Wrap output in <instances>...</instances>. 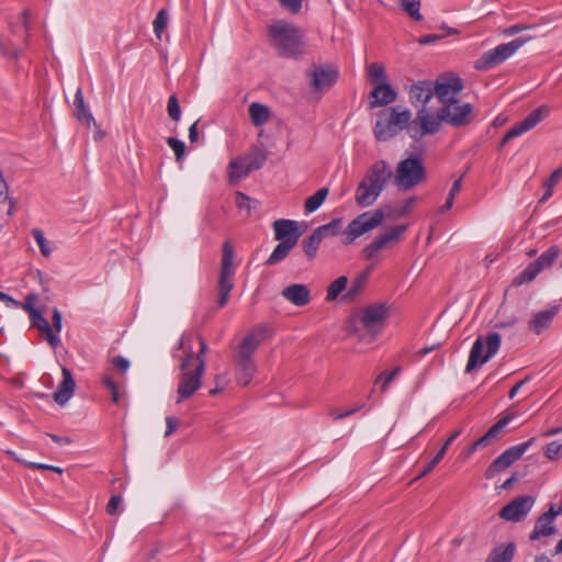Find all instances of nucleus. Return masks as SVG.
<instances>
[{
    "instance_id": "nucleus-42",
    "label": "nucleus",
    "mask_w": 562,
    "mask_h": 562,
    "mask_svg": "<svg viewBox=\"0 0 562 562\" xmlns=\"http://www.w3.org/2000/svg\"><path fill=\"white\" fill-rule=\"evenodd\" d=\"M369 270L362 272L360 276H358L351 283L350 288L348 289L347 293L345 294V297L348 300H352L356 297L364 288L368 277H369Z\"/></svg>"
},
{
    "instance_id": "nucleus-7",
    "label": "nucleus",
    "mask_w": 562,
    "mask_h": 562,
    "mask_svg": "<svg viewBox=\"0 0 562 562\" xmlns=\"http://www.w3.org/2000/svg\"><path fill=\"white\" fill-rule=\"evenodd\" d=\"M531 36L518 37L508 43H503L485 52L476 61L475 68L487 70L512 57L520 47L531 41Z\"/></svg>"
},
{
    "instance_id": "nucleus-48",
    "label": "nucleus",
    "mask_w": 562,
    "mask_h": 562,
    "mask_svg": "<svg viewBox=\"0 0 562 562\" xmlns=\"http://www.w3.org/2000/svg\"><path fill=\"white\" fill-rule=\"evenodd\" d=\"M167 24H168L167 11L165 9H161L158 11V13L153 22L154 32L159 40L161 38V34H162L164 30L166 29Z\"/></svg>"
},
{
    "instance_id": "nucleus-11",
    "label": "nucleus",
    "mask_w": 562,
    "mask_h": 562,
    "mask_svg": "<svg viewBox=\"0 0 562 562\" xmlns=\"http://www.w3.org/2000/svg\"><path fill=\"white\" fill-rule=\"evenodd\" d=\"M439 110L445 123L453 127L467 126L475 117L473 105L459 99L440 105Z\"/></svg>"
},
{
    "instance_id": "nucleus-46",
    "label": "nucleus",
    "mask_w": 562,
    "mask_h": 562,
    "mask_svg": "<svg viewBox=\"0 0 562 562\" xmlns=\"http://www.w3.org/2000/svg\"><path fill=\"white\" fill-rule=\"evenodd\" d=\"M401 4L405 12L416 21L423 20L420 14V0H401Z\"/></svg>"
},
{
    "instance_id": "nucleus-40",
    "label": "nucleus",
    "mask_w": 562,
    "mask_h": 562,
    "mask_svg": "<svg viewBox=\"0 0 562 562\" xmlns=\"http://www.w3.org/2000/svg\"><path fill=\"white\" fill-rule=\"evenodd\" d=\"M347 283L348 279L345 276L334 280L327 288L326 301H335L346 290Z\"/></svg>"
},
{
    "instance_id": "nucleus-37",
    "label": "nucleus",
    "mask_w": 562,
    "mask_h": 562,
    "mask_svg": "<svg viewBox=\"0 0 562 562\" xmlns=\"http://www.w3.org/2000/svg\"><path fill=\"white\" fill-rule=\"evenodd\" d=\"M329 190L327 188H321L313 195L306 199L304 203L305 213L310 214L315 212L325 201Z\"/></svg>"
},
{
    "instance_id": "nucleus-20",
    "label": "nucleus",
    "mask_w": 562,
    "mask_h": 562,
    "mask_svg": "<svg viewBox=\"0 0 562 562\" xmlns=\"http://www.w3.org/2000/svg\"><path fill=\"white\" fill-rule=\"evenodd\" d=\"M435 95L432 80H419L414 82L408 90L409 102L413 106H429L428 103Z\"/></svg>"
},
{
    "instance_id": "nucleus-38",
    "label": "nucleus",
    "mask_w": 562,
    "mask_h": 562,
    "mask_svg": "<svg viewBox=\"0 0 562 562\" xmlns=\"http://www.w3.org/2000/svg\"><path fill=\"white\" fill-rule=\"evenodd\" d=\"M251 172L259 170L267 160V154L256 148L251 154L241 157Z\"/></svg>"
},
{
    "instance_id": "nucleus-39",
    "label": "nucleus",
    "mask_w": 562,
    "mask_h": 562,
    "mask_svg": "<svg viewBox=\"0 0 562 562\" xmlns=\"http://www.w3.org/2000/svg\"><path fill=\"white\" fill-rule=\"evenodd\" d=\"M324 238L316 229L303 241V249L308 259H313L316 256L317 249Z\"/></svg>"
},
{
    "instance_id": "nucleus-61",
    "label": "nucleus",
    "mask_w": 562,
    "mask_h": 562,
    "mask_svg": "<svg viewBox=\"0 0 562 562\" xmlns=\"http://www.w3.org/2000/svg\"><path fill=\"white\" fill-rule=\"evenodd\" d=\"M121 504H122V497L120 495H113L106 505V512L110 515L116 514Z\"/></svg>"
},
{
    "instance_id": "nucleus-55",
    "label": "nucleus",
    "mask_w": 562,
    "mask_h": 562,
    "mask_svg": "<svg viewBox=\"0 0 562 562\" xmlns=\"http://www.w3.org/2000/svg\"><path fill=\"white\" fill-rule=\"evenodd\" d=\"M103 385L110 391L112 402L117 404L120 401V394L116 383L108 375L102 379Z\"/></svg>"
},
{
    "instance_id": "nucleus-51",
    "label": "nucleus",
    "mask_w": 562,
    "mask_h": 562,
    "mask_svg": "<svg viewBox=\"0 0 562 562\" xmlns=\"http://www.w3.org/2000/svg\"><path fill=\"white\" fill-rule=\"evenodd\" d=\"M167 144L175 151L176 160L180 161L186 154V145L182 140L176 137H168Z\"/></svg>"
},
{
    "instance_id": "nucleus-54",
    "label": "nucleus",
    "mask_w": 562,
    "mask_h": 562,
    "mask_svg": "<svg viewBox=\"0 0 562 562\" xmlns=\"http://www.w3.org/2000/svg\"><path fill=\"white\" fill-rule=\"evenodd\" d=\"M544 456L550 460H557L562 457V443L552 441L544 448Z\"/></svg>"
},
{
    "instance_id": "nucleus-22",
    "label": "nucleus",
    "mask_w": 562,
    "mask_h": 562,
    "mask_svg": "<svg viewBox=\"0 0 562 562\" xmlns=\"http://www.w3.org/2000/svg\"><path fill=\"white\" fill-rule=\"evenodd\" d=\"M555 517L557 513H554V505L551 504L549 509L538 517L533 530L530 533V540H536L540 537H548L555 533L557 528L553 524Z\"/></svg>"
},
{
    "instance_id": "nucleus-32",
    "label": "nucleus",
    "mask_w": 562,
    "mask_h": 562,
    "mask_svg": "<svg viewBox=\"0 0 562 562\" xmlns=\"http://www.w3.org/2000/svg\"><path fill=\"white\" fill-rule=\"evenodd\" d=\"M63 381L57 392L54 393L55 402L64 406L70 398V369L63 367Z\"/></svg>"
},
{
    "instance_id": "nucleus-47",
    "label": "nucleus",
    "mask_w": 562,
    "mask_h": 562,
    "mask_svg": "<svg viewBox=\"0 0 562 562\" xmlns=\"http://www.w3.org/2000/svg\"><path fill=\"white\" fill-rule=\"evenodd\" d=\"M402 371L400 366L393 368L391 371H383L379 374L375 380V384L381 383V390L384 392L389 384L397 376V374Z\"/></svg>"
},
{
    "instance_id": "nucleus-52",
    "label": "nucleus",
    "mask_w": 562,
    "mask_h": 562,
    "mask_svg": "<svg viewBox=\"0 0 562 562\" xmlns=\"http://www.w3.org/2000/svg\"><path fill=\"white\" fill-rule=\"evenodd\" d=\"M305 0H278L280 7L291 14H299Z\"/></svg>"
},
{
    "instance_id": "nucleus-13",
    "label": "nucleus",
    "mask_w": 562,
    "mask_h": 562,
    "mask_svg": "<svg viewBox=\"0 0 562 562\" xmlns=\"http://www.w3.org/2000/svg\"><path fill=\"white\" fill-rule=\"evenodd\" d=\"M535 438H531L522 443L513 446L499 454L487 468L486 477L492 479L497 473L509 468L514 462L519 460L528 448L533 443Z\"/></svg>"
},
{
    "instance_id": "nucleus-9",
    "label": "nucleus",
    "mask_w": 562,
    "mask_h": 562,
    "mask_svg": "<svg viewBox=\"0 0 562 562\" xmlns=\"http://www.w3.org/2000/svg\"><path fill=\"white\" fill-rule=\"evenodd\" d=\"M384 220L382 210L364 212L351 221L342 232V244L349 245L358 237L378 227Z\"/></svg>"
},
{
    "instance_id": "nucleus-58",
    "label": "nucleus",
    "mask_w": 562,
    "mask_h": 562,
    "mask_svg": "<svg viewBox=\"0 0 562 562\" xmlns=\"http://www.w3.org/2000/svg\"><path fill=\"white\" fill-rule=\"evenodd\" d=\"M250 203H251V199L249 196H247L245 193H243V192L236 193V205L239 210H246L247 215H250V211H251Z\"/></svg>"
},
{
    "instance_id": "nucleus-21",
    "label": "nucleus",
    "mask_w": 562,
    "mask_h": 562,
    "mask_svg": "<svg viewBox=\"0 0 562 562\" xmlns=\"http://www.w3.org/2000/svg\"><path fill=\"white\" fill-rule=\"evenodd\" d=\"M560 312V305H552L549 308L539 311L530 317L528 329L537 335L548 329Z\"/></svg>"
},
{
    "instance_id": "nucleus-5",
    "label": "nucleus",
    "mask_w": 562,
    "mask_h": 562,
    "mask_svg": "<svg viewBox=\"0 0 562 562\" xmlns=\"http://www.w3.org/2000/svg\"><path fill=\"white\" fill-rule=\"evenodd\" d=\"M394 184L402 191H408L422 184L427 177L424 159L420 155L409 156L397 162Z\"/></svg>"
},
{
    "instance_id": "nucleus-29",
    "label": "nucleus",
    "mask_w": 562,
    "mask_h": 562,
    "mask_svg": "<svg viewBox=\"0 0 562 562\" xmlns=\"http://www.w3.org/2000/svg\"><path fill=\"white\" fill-rule=\"evenodd\" d=\"M370 95L373 99V101L370 102L371 108L387 105L397 98L396 91L389 82L374 87Z\"/></svg>"
},
{
    "instance_id": "nucleus-26",
    "label": "nucleus",
    "mask_w": 562,
    "mask_h": 562,
    "mask_svg": "<svg viewBox=\"0 0 562 562\" xmlns=\"http://www.w3.org/2000/svg\"><path fill=\"white\" fill-rule=\"evenodd\" d=\"M282 296L295 306H305L311 301V292L305 284L294 283L285 286Z\"/></svg>"
},
{
    "instance_id": "nucleus-36",
    "label": "nucleus",
    "mask_w": 562,
    "mask_h": 562,
    "mask_svg": "<svg viewBox=\"0 0 562 562\" xmlns=\"http://www.w3.org/2000/svg\"><path fill=\"white\" fill-rule=\"evenodd\" d=\"M367 74L373 88L387 82L385 68L380 63H371L368 65Z\"/></svg>"
},
{
    "instance_id": "nucleus-63",
    "label": "nucleus",
    "mask_w": 562,
    "mask_h": 562,
    "mask_svg": "<svg viewBox=\"0 0 562 562\" xmlns=\"http://www.w3.org/2000/svg\"><path fill=\"white\" fill-rule=\"evenodd\" d=\"M417 199L415 196H411L402 202V206L400 209V214L404 215L411 212V210L415 206Z\"/></svg>"
},
{
    "instance_id": "nucleus-25",
    "label": "nucleus",
    "mask_w": 562,
    "mask_h": 562,
    "mask_svg": "<svg viewBox=\"0 0 562 562\" xmlns=\"http://www.w3.org/2000/svg\"><path fill=\"white\" fill-rule=\"evenodd\" d=\"M274 237L277 240L286 241L295 238V245L299 241L302 232L299 231V225L295 221L291 220H277L273 222Z\"/></svg>"
},
{
    "instance_id": "nucleus-43",
    "label": "nucleus",
    "mask_w": 562,
    "mask_h": 562,
    "mask_svg": "<svg viewBox=\"0 0 562 562\" xmlns=\"http://www.w3.org/2000/svg\"><path fill=\"white\" fill-rule=\"evenodd\" d=\"M562 178V166L555 169L544 182L546 192L540 199V202L547 201L553 194V188L559 183Z\"/></svg>"
},
{
    "instance_id": "nucleus-33",
    "label": "nucleus",
    "mask_w": 562,
    "mask_h": 562,
    "mask_svg": "<svg viewBox=\"0 0 562 562\" xmlns=\"http://www.w3.org/2000/svg\"><path fill=\"white\" fill-rule=\"evenodd\" d=\"M179 348L186 351H205L206 344L200 335L195 333H189L182 336L179 342Z\"/></svg>"
},
{
    "instance_id": "nucleus-64",
    "label": "nucleus",
    "mask_w": 562,
    "mask_h": 562,
    "mask_svg": "<svg viewBox=\"0 0 562 562\" xmlns=\"http://www.w3.org/2000/svg\"><path fill=\"white\" fill-rule=\"evenodd\" d=\"M166 426H167V428H166L165 437H169L177 430L178 419L175 417H171V416L166 417Z\"/></svg>"
},
{
    "instance_id": "nucleus-2",
    "label": "nucleus",
    "mask_w": 562,
    "mask_h": 562,
    "mask_svg": "<svg viewBox=\"0 0 562 562\" xmlns=\"http://www.w3.org/2000/svg\"><path fill=\"white\" fill-rule=\"evenodd\" d=\"M390 316V306L385 303L363 307L352 319L350 329L360 340L371 341L384 327Z\"/></svg>"
},
{
    "instance_id": "nucleus-45",
    "label": "nucleus",
    "mask_w": 562,
    "mask_h": 562,
    "mask_svg": "<svg viewBox=\"0 0 562 562\" xmlns=\"http://www.w3.org/2000/svg\"><path fill=\"white\" fill-rule=\"evenodd\" d=\"M342 220L341 218H335L331 222L322 225L316 228L317 232L322 235L323 238L326 236H337L340 233L341 229Z\"/></svg>"
},
{
    "instance_id": "nucleus-41",
    "label": "nucleus",
    "mask_w": 562,
    "mask_h": 562,
    "mask_svg": "<svg viewBox=\"0 0 562 562\" xmlns=\"http://www.w3.org/2000/svg\"><path fill=\"white\" fill-rule=\"evenodd\" d=\"M515 554V544L508 543L504 549L493 550L488 562H512Z\"/></svg>"
},
{
    "instance_id": "nucleus-19",
    "label": "nucleus",
    "mask_w": 562,
    "mask_h": 562,
    "mask_svg": "<svg viewBox=\"0 0 562 562\" xmlns=\"http://www.w3.org/2000/svg\"><path fill=\"white\" fill-rule=\"evenodd\" d=\"M406 228V225H398L393 227L390 232L378 236L372 243L363 248L364 257L368 259L375 257L379 251L386 248L392 243H396Z\"/></svg>"
},
{
    "instance_id": "nucleus-15",
    "label": "nucleus",
    "mask_w": 562,
    "mask_h": 562,
    "mask_svg": "<svg viewBox=\"0 0 562 562\" xmlns=\"http://www.w3.org/2000/svg\"><path fill=\"white\" fill-rule=\"evenodd\" d=\"M535 502V497L530 495L517 496L501 509L499 517L507 521L519 522L529 514Z\"/></svg>"
},
{
    "instance_id": "nucleus-6",
    "label": "nucleus",
    "mask_w": 562,
    "mask_h": 562,
    "mask_svg": "<svg viewBox=\"0 0 562 562\" xmlns=\"http://www.w3.org/2000/svg\"><path fill=\"white\" fill-rule=\"evenodd\" d=\"M445 123L440 110L435 111L431 106H420L408 125V135L415 142L426 136H432L440 132Z\"/></svg>"
},
{
    "instance_id": "nucleus-17",
    "label": "nucleus",
    "mask_w": 562,
    "mask_h": 562,
    "mask_svg": "<svg viewBox=\"0 0 562 562\" xmlns=\"http://www.w3.org/2000/svg\"><path fill=\"white\" fill-rule=\"evenodd\" d=\"M75 105L77 109L76 116L77 120L86 126L88 131L93 132V139L101 140L105 136V133L100 128L97 124L92 113L87 108L83 101V95L81 89H78L75 94Z\"/></svg>"
},
{
    "instance_id": "nucleus-16",
    "label": "nucleus",
    "mask_w": 562,
    "mask_h": 562,
    "mask_svg": "<svg viewBox=\"0 0 562 562\" xmlns=\"http://www.w3.org/2000/svg\"><path fill=\"white\" fill-rule=\"evenodd\" d=\"M463 90L462 80L458 77L439 78L434 81V93L440 105H445L458 100L459 94Z\"/></svg>"
},
{
    "instance_id": "nucleus-35",
    "label": "nucleus",
    "mask_w": 562,
    "mask_h": 562,
    "mask_svg": "<svg viewBox=\"0 0 562 562\" xmlns=\"http://www.w3.org/2000/svg\"><path fill=\"white\" fill-rule=\"evenodd\" d=\"M294 246L295 238L286 241H280V244L277 245L270 257L267 259L266 263L272 266L282 261Z\"/></svg>"
},
{
    "instance_id": "nucleus-30",
    "label": "nucleus",
    "mask_w": 562,
    "mask_h": 562,
    "mask_svg": "<svg viewBox=\"0 0 562 562\" xmlns=\"http://www.w3.org/2000/svg\"><path fill=\"white\" fill-rule=\"evenodd\" d=\"M513 418V415H506L498 419L482 437H480L481 443H484L487 447L497 440L503 429L512 422Z\"/></svg>"
},
{
    "instance_id": "nucleus-60",
    "label": "nucleus",
    "mask_w": 562,
    "mask_h": 562,
    "mask_svg": "<svg viewBox=\"0 0 562 562\" xmlns=\"http://www.w3.org/2000/svg\"><path fill=\"white\" fill-rule=\"evenodd\" d=\"M531 27H532V25H527V24H520L519 23V24H514V25H510V26L504 29L502 31V33L504 35H506V36H512V35H515V34H517L519 32H522L525 30H529Z\"/></svg>"
},
{
    "instance_id": "nucleus-23",
    "label": "nucleus",
    "mask_w": 562,
    "mask_h": 562,
    "mask_svg": "<svg viewBox=\"0 0 562 562\" xmlns=\"http://www.w3.org/2000/svg\"><path fill=\"white\" fill-rule=\"evenodd\" d=\"M30 321L31 326L38 330L40 335L47 340L49 347L56 349L59 345V337L54 333L43 313L38 310L30 317Z\"/></svg>"
},
{
    "instance_id": "nucleus-59",
    "label": "nucleus",
    "mask_w": 562,
    "mask_h": 562,
    "mask_svg": "<svg viewBox=\"0 0 562 562\" xmlns=\"http://www.w3.org/2000/svg\"><path fill=\"white\" fill-rule=\"evenodd\" d=\"M461 429H457L453 432H451V435L446 439L440 450L436 453V456H440V460H442L449 446L461 435Z\"/></svg>"
},
{
    "instance_id": "nucleus-4",
    "label": "nucleus",
    "mask_w": 562,
    "mask_h": 562,
    "mask_svg": "<svg viewBox=\"0 0 562 562\" xmlns=\"http://www.w3.org/2000/svg\"><path fill=\"white\" fill-rule=\"evenodd\" d=\"M412 113L408 109L400 110L393 106L382 111L374 127V136L380 142H386L396 136L411 124Z\"/></svg>"
},
{
    "instance_id": "nucleus-14",
    "label": "nucleus",
    "mask_w": 562,
    "mask_h": 562,
    "mask_svg": "<svg viewBox=\"0 0 562 562\" xmlns=\"http://www.w3.org/2000/svg\"><path fill=\"white\" fill-rule=\"evenodd\" d=\"M550 114V108L546 104L538 106L531 111L527 117L519 123L515 124L507 131L504 138L501 142V146H504L508 140L522 135L524 133L536 127L542 120Z\"/></svg>"
},
{
    "instance_id": "nucleus-57",
    "label": "nucleus",
    "mask_w": 562,
    "mask_h": 562,
    "mask_svg": "<svg viewBox=\"0 0 562 562\" xmlns=\"http://www.w3.org/2000/svg\"><path fill=\"white\" fill-rule=\"evenodd\" d=\"M486 351H497L501 346V335L498 333H490L485 338Z\"/></svg>"
},
{
    "instance_id": "nucleus-62",
    "label": "nucleus",
    "mask_w": 562,
    "mask_h": 562,
    "mask_svg": "<svg viewBox=\"0 0 562 562\" xmlns=\"http://www.w3.org/2000/svg\"><path fill=\"white\" fill-rule=\"evenodd\" d=\"M52 328L56 335L60 331L61 328V314L57 308H54L52 316Z\"/></svg>"
},
{
    "instance_id": "nucleus-27",
    "label": "nucleus",
    "mask_w": 562,
    "mask_h": 562,
    "mask_svg": "<svg viewBox=\"0 0 562 562\" xmlns=\"http://www.w3.org/2000/svg\"><path fill=\"white\" fill-rule=\"evenodd\" d=\"M269 336V327L260 325L252 328L240 342L241 351H252L261 346Z\"/></svg>"
},
{
    "instance_id": "nucleus-31",
    "label": "nucleus",
    "mask_w": 562,
    "mask_h": 562,
    "mask_svg": "<svg viewBox=\"0 0 562 562\" xmlns=\"http://www.w3.org/2000/svg\"><path fill=\"white\" fill-rule=\"evenodd\" d=\"M251 171L248 170L245 160L241 157L233 159L228 165V179L231 183H237L246 178Z\"/></svg>"
},
{
    "instance_id": "nucleus-3",
    "label": "nucleus",
    "mask_w": 562,
    "mask_h": 562,
    "mask_svg": "<svg viewBox=\"0 0 562 562\" xmlns=\"http://www.w3.org/2000/svg\"><path fill=\"white\" fill-rule=\"evenodd\" d=\"M204 353H186L180 359L177 403L191 397L201 387V378L205 371Z\"/></svg>"
},
{
    "instance_id": "nucleus-50",
    "label": "nucleus",
    "mask_w": 562,
    "mask_h": 562,
    "mask_svg": "<svg viewBox=\"0 0 562 562\" xmlns=\"http://www.w3.org/2000/svg\"><path fill=\"white\" fill-rule=\"evenodd\" d=\"M167 111L170 119L175 122H178L181 116V109L179 105V101L176 95H170L168 99Z\"/></svg>"
},
{
    "instance_id": "nucleus-8",
    "label": "nucleus",
    "mask_w": 562,
    "mask_h": 562,
    "mask_svg": "<svg viewBox=\"0 0 562 562\" xmlns=\"http://www.w3.org/2000/svg\"><path fill=\"white\" fill-rule=\"evenodd\" d=\"M222 262L218 277V299L217 304L224 307L228 301L229 293L234 288L233 276L234 268V250L229 241H225L222 247Z\"/></svg>"
},
{
    "instance_id": "nucleus-1",
    "label": "nucleus",
    "mask_w": 562,
    "mask_h": 562,
    "mask_svg": "<svg viewBox=\"0 0 562 562\" xmlns=\"http://www.w3.org/2000/svg\"><path fill=\"white\" fill-rule=\"evenodd\" d=\"M271 45L283 57H299L305 52L304 31L292 22L274 20L268 26Z\"/></svg>"
},
{
    "instance_id": "nucleus-10",
    "label": "nucleus",
    "mask_w": 562,
    "mask_h": 562,
    "mask_svg": "<svg viewBox=\"0 0 562 562\" xmlns=\"http://www.w3.org/2000/svg\"><path fill=\"white\" fill-rule=\"evenodd\" d=\"M559 256L560 248L558 246L553 245L549 247L538 259L530 262L514 278L513 285L520 286L533 281L542 270L552 267Z\"/></svg>"
},
{
    "instance_id": "nucleus-56",
    "label": "nucleus",
    "mask_w": 562,
    "mask_h": 562,
    "mask_svg": "<svg viewBox=\"0 0 562 562\" xmlns=\"http://www.w3.org/2000/svg\"><path fill=\"white\" fill-rule=\"evenodd\" d=\"M111 366L120 374H125L130 368V361L122 356H117L111 359Z\"/></svg>"
},
{
    "instance_id": "nucleus-34",
    "label": "nucleus",
    "mask_w": 562,
    "mask_h": 562,
    "mask_svg": "<svg viewBox=\"0 0 562 562\" xmlns=\"http://www.w3.org/2000/svg\"><path fill=\"white\" fill-rule=\"evenodd\" d=\"M249 116L255 126H261L270 119V110L267 105L254 102L249 105Z\"/></svg>"
},
{
    "instance_id": "nucleus-24",
    "label": "nucleus",
    "mask_w": 562,
    "mask_h": 562,
    "mask_svg": "<svg viewBox=\"0 0 562 562\" xmlns=\"http://www.w3.org/2000/svg\"><path fill=\"white\" fill-rule=\"evenodd\" d=\"M381 193V190L362 178L357 186L355 201L359 206L368 207L374 204Z\"/></svg>"
},
{
    "instance_id": "nucleus-53",
    "label": "nucleus",
    "mask_w": 562,
    "mask_h": 562,
    "mask_svg": "<svg viewBox=\"0 0 562 562\" xmlns=\"http://www.w3.org/2000/svg\"><path fill=\"white\" fill-rule=\"evenodd\" d=\"M37 300H38V296L35 293H30L26 295L24 302L21 303L19 308L24 310L31 317L33 314H35L38 311L35 307Z\"/></svg>"
},
{
    "instance_id": "nucleus-44",
    "label": "nucleus",
    "mask_w": 562,
    "mask_h": 562,
    "mask_svg": "<svg viewBox=\"0 0 562 562\" xmlns=\"http://www.w3.org/2000/svg\"><path fill=\"white\" fill-rule=\"evenodd\" d=\"M494 353H470V359L467 363L465 371L468 373L474 371L480 366L485 364Z\"/></svg>"
},
{
    "instance_id": "nucleus-28",
    "label": "nucleus",
    "mask_w": 562,
    "mask_h": 562,
    "mask_svg": "<svg viewBox=\"0 0 562 562\" xmlns=\"http://www.w3.org/2000/svg\"><path fill=\"white\" fill-rule=\"evenodd\" d=\"M251 353H238L236 357V380L238 384L246 386L252 376L254 363Z\"/></svg>"
},
{
    "instance_id": "nucleus-12",
    "label": "nucleus",
    "mask_w": 562,
    "mask_h": 562,
    "mask_svg": "<svg viewBox=\"0 0 562 562\" xmlns=\"http://www.w3.org/2000/svg\"><path fill=\"white\" fill-rule=\"evenodd\" d=\"M306 77L311 88L323 93L335 85L339 77V71L337 67L329 64L314 65L306 71Z\"/></svg>"
},
{
    "instance_id": "nucleus-49",
    "label": "nucleus",
    "mask_w": 562,
    "mask_h": 562,
    "mask_svg": "<svg viewBox=\"0 0 562 562\" xmlns=\"http://www.w3.org/2000/svg\"><path fill=\"white\" fill-rule=\"evenodd\" d=\"M34 239L36 240L40 249H41V252L44 257H48L50 255V249L48 248V244H47V240L44 236V233L43 231L38 229V228H33L31 231Z\"/></svg>"
},
{
    "instance_id": "nucleus-18",
    "label": "nucleus",
    "mask_w": 562,
    "mask_h": 562,
    "mask_svg": "<svg viewBox=\"0 0 562 562\" xmlns=\"http://www.w3.org/2000/svg\"><path fill=\"white\" fill-rule=\"evenodd\" d=\"M394 179L393 170L385 160H376L367 170L363 179L383 191L391 179Z\"/></svg>"
}]
</instances>
